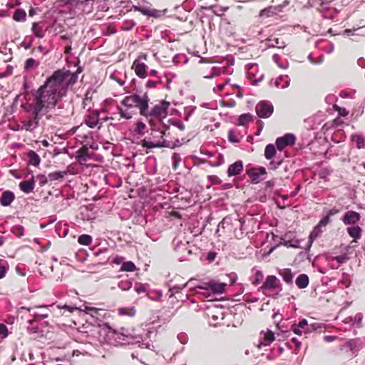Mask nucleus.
<instances>
[{
  "mask_svg": "<svg viewBox=\"0 0 365 365\" xmlns=\"http://www.w3.org/2000/svg\"><path fill=\"white\" fill-rule=\"evenodd\" d=\"M81 72L80 68L76 72L66 68L54 71L35 91L33 101L22 105L24 110L31 115L30 118L24 122V128L26 130L31 131L36 128L39 120L44 115L48 120L58 122L63 121L68 116L62 98L66 96L68 88L76 83Z\"/></svg>",
  "mask_w": 365,
  "mask_h": 365,
  "instance_id": "nucleus-1",
  "label": "nucleus"
},
{
  "mask_svg": "<svg viewBox=\"0 0 365 365\" xmlns=\"http://www.w3.org/2000/svg\"><path fill=\"white\" fill-rule=\"evenodd\" d=\"M147 107V93L143 96L133 93L126 96L120 101V106H117V110L121 118L130 120L136 113L135 109H139L140 114L145 115Z\"/></svg>",
  "mask_w": 365,
  "mask_h": 365,
  "instance_id": "nucleus-2",
  "label": "nucleus"
},
{
  "mask_svg": "<svg viewBox=\"0 0 365 365\" xmlns=\"http://www.w3.org/2000/svg\"><path fill=\"white\" fill-rule=\"evenodd\" d=\"M133 336L124 328L120 330H115L108 327L106 331L103 342L111 346H118L129 344L132 340Z\"/></svg>",
  "mask_w": 365,
  "mask_h": 365,
  "instance_id": "nucleus-3",
  "label": "nucleus"
},
{
  "mask_svg": "<svg viewBox=\"0 0 365 365\" xmlns=\"http://www.w3.org/2000/svg\"><path fill=\"white\" fill-rule=\"evenodd\" d=\"M150 98L147 94V107L145 111V115H142L145 118L149 119V123H152V118H155L158 120H162L166 118L168 115V110L170 106V102L166 101H161L159 103L155 105L150 110H149Z\"/></svg>",
  "mask_w": 365,
  "mask_h": 365,
  "instance_id": "nucleus-4",
  "label": "nucleus"
},
{
  "mask_svg": "<svg viewBox=\"0 0 365 365\" xmlns=\"http://www.w3.org/2000/svg\"><path fill=\"white\" fill-rule=\"evenodd\" d=\"M255 110L259 118H267L273 113L274 107L271 102L262 101L257 104Z\"/></svg>",
  "mask_w": 365,
  "mask_h": 365,
  "instance_id": "nucleus-5",
  "label": "nucleus"
},
{
  "mask_svg": "<svg viewBox=\"0 0 365 365\" xmlns=\"http://www.w3.org/2000/svg\"><path fill=\"white\" fill-rule=\"evenodd\" d=\"M247 77L251 80L252 85H257L264 78V74L257 75L259 68L256 63H249L246 66Z\"/></svg>",
  "mask_w": 365,
  "mask_h": 365,
  "instance_id": "nucleus-6",
  "label": "nucleus"
},
{
  "mask_svg": "<svg viewBox=\"0 0 365 365\" xmlns=\"http://www.w3.org/2000/svg\"><path fill=\"white\" fill-rule=\"evenodd\" d=\"M261 289L264 292L266 290L282 291V287L279 280L274 275L267 277L261 287Z\"/></svg>",
  "mask_w": 365,
  "mask_h": 365,
  "instance_id": "nucleus-7",
  "label": "nucleus"
},
{
  "mask_svg": "<svg viewBox=\"0 0 365 365\" xmlns=\"http://www.w3.org/2000/svg\"><path fill=\"white\" fill-rule=\"evenodd\" d=\"M296 137L292 133H287L284 135L277 138L276 147L279 150H282L285 147L292 146L295 144Z\"/></svg>",
  "mask_w": 365,
  "mask_h": 365,
  "instance_id": "nucleus-8",
  "label": "nucleus"
},
{
  "mask_svg": "<svg viewBox=\"0 0 365 365\" xmlns=\"http://www.w3.org/2000/svg\"><path fill=\"white\" fill-rule=\"evenodd\" d=\"M242 222L240 220H232L230 217H225L218 225L217 231L220 228L225 230V232H230L232 230L234 227H242Z\"/></svg>",
  "mask_w": 365,
  "mask_h": 365,
  "instance_id": "nucleus-9",
  "label": "nucleus"
},
{
  "mask_svg": "<svg viewBox=\"0 0 365 365\" xmlns=\"http://www.w3.org/2000/svg\"><path fill=\"white\" fill-rule=\"evenodd\" d=\"M266 174V169L264 167L251 168L247 170V175L251 178L252 182L254 183H258L262 180L263 178L260 177Z\"/></svg>",
  "mask_w": 365,
  "mask_h": 365,
  "instance_id": "nucleus-10",
  "label": "nucleus"
},
{
  "mask_svg": "<svg viewBox=\"0 0 365 365\" xmlns=\"http://www.w3.org/2000/svg\"><path fill=\"white\" fill-rule=\"evenodd\" d=\"M361 219V215L353 210H349L341 217V221L346 225H354Z\"/></svg>",
  "mask_w": 365,
  "mask_h": 365,
  "instance_id": "nucleus-11",
  "label": "nucleus"
},
{
  "mask_svg": "<svg viewBox=\"0 0 365 365\" xmlns=\"http://www.w3.org/2000/svg\"><path fill=\"white\" fill-rule=\"evenodd\" d=\"M343 347L348 348L351 352V356H356L359 350L363 347V342L360 339H353L349 340Z\"/></svg>",
  "mask_w": 365,
  "mask_h": 365,
  "instance_id": "nucleus-12",
  "label": "nucleus"
},
{
  "mask_svg": "<svg viewBox=\"0 0 365 365\" xmlns=\"http://www.w3.org/2000/svg\"><path fill=\"white\" fill-rule=\"evenodd\" d=\"M133 68L135 71V74L141 78H145L147 76L148 66L145 63L140 61V57L135 59L133 63Z\"/></svg>",
  "mask_w": 365,
  "mask_h": 365,
  "instance_id": "nucleus-13",
  "label": "nucleus"
},
{
  "mask_svg": "<svg viewBox=\"0 0 365 365\" xmlns=\"http://www.w3.org/2000/svg\"><path fill=\"white\" fill-rule=\"evenodd\" d=\"M210 69L212 73L210 76H205V78H211L224 74H230L231 73L227 66H222L221 63H217L212 66Z\"/></svg>",
  "mask_w": 365,
  "mask_h": 365,
  "instance_id": "nucleus-14",
  "label": "nucleus"
},
{
  "mask_svg": "<svg viewBox=\"0 0 365 365\" xmlns=\"http://www.w3.org/2000/svg\"><path fill=\"white\" fill-rule=\"evenodd\" d=\"M291 330L297 335H302L303 333L309 331L307 320L303 319L299 322L298 324H294Z\"/></svg>",
  "mask_w": 365,
  "mask_h": 365,
  "instance_id": "nucleus-15",
  "label": "nucleus"
},
{
  "mask_svg": "<svg viewBox=\"0 0 365 365\" xmlns=\"http://www.w3.org/2000/svg\"><path fill=\"white\" fill-rule=\"evenodd\" d=\"M274 340V333L268 330L267 331H261L259 343L257 345L258 348H261L262 346H268Z\"/></svg>",
  "mask_w": 365,
  "mask_h": 365,
  "instance_id": "nucleus-16",
  "label": "nucleus"
},
{
  "mask_svg": "<svg viewBox=\"0 0 365 365\" xmlns=\"http://www.w3.org/2000/svg\"><path fill=\"white\" fill-rule=\"evenodd\" d=\"M15 195L11 190H4L0 197V204L3 207H9L15 200Z\"/></svg>",
  "mask_w": 365,
  "mask_h": 365,
  "instance_id": "nucleus-17",
  "label": "nucleus"
},
{
  "mask_svg": "<svg viewBox=\"0 0 365 365\" xmlns=\"http://www.w3.org/2000/svg\"><path fill=\"white\" fill-rule=\"evenodd\" d=\"M243 170V163L242 160H237L229 165L227 168V175L229 177L235 176Z\"/></svg>",
  "mask_w": 365,
  "mask_h": 365,
  "instance_id": "nucleus-18",
  "label": "nucleus"
},
{
  "mask_svg": "<svg viewBox=\"0 0 365 365\" xmlns=\"http://www.w3.org/2000/svg\"><path fill=\"white\" fill-rule=\"evenodd\" d=\"M19 189L24 192V193L29 194L33 192L35 187V181L34 178L32 177L31 179L29 180L21 181L19 185Z\"/></svg>",
  "mask_w": 365,
  "mask_h": 365,
  "instance_id": "nucleus-19",
  "label": "nucleus"
},
{
  "mask_svg": "<svg viewBox=\"0 0 365 365\" xmlns=\"http://www.w3.org/2000/svg\"><path fill=\"white\" fill-rule=\"evenodd\" d=\"M93 153H89L88 149L83 147L76 152V159L81 164H84L88 159H91Z\"/></svg>",
  "mask_w": 365,
  "mask_h": 365,
  "instance_id": "nucleus-20",
  "label": "nucleus"
},
{
  "mask_svg": "<svg viewBox=\"0 0 365 365\" xmlns=\"http://www.w3.org/2000/svg\"><path fill=\"white\" fill-rule=\"evenodd\" d=\"M349 235L354 238L355 240H359L361 237L362 230L359 226H351L346 229Z\"/></svg>",
  "mask_w": 365,
  "mask_h": 365,
  "instance_id": "nucleus-21",
  "label": "nucleus"
},
{
  "mask_svg": "<svg viewBox=\"0 0 365 365\" xmlns=\"http://www.w3.org/2000/svg\"><path fill=\"white\" fill-rule=\"evenodd\" d=\"M207 286L212 292L221 294L225 291V284L212 281L207 284Z\"/></svg>",
  "mask_w": 365,
  "mask_h": 365,
  "instance_id": "nucleus-22",
  "label": "nucleus"
},
{
  "mask_svg": "<svg viewBox=\"0 0 365 365\" xmlns=\"http://www.w3.org/2000/svg\"><path fill=\"white\" fill-rule=\"evenodd\" d=\"M95 0L78 1L76 3V6H82V11L84 13L89 14L93 11V2Z\"/></svg>",
  "mask_w": 365,
  "mask_h": 365,
  "instance_id": "nucleus-23",
  "label": "nucleus"
},
{
  "mask_svg": "<svg viewBox=\"0 0 365 365\" xmlns=\"http://www.w3.org/2000/svg\"><path fill=\"white\" fill-rule=\"evenodd\" d=\"M279 274L283 280L287 284H292L294 274L289 269H284L279 271Z\"/></svg>",
  "mask_w": 365,
  "mask_h": 365,
  "instance_id": "nucleus-24",
  "label": "nucleus"
},
{
  "mask_svg": "<svg viewBox=\"0 0 365 365\" xmlns=\"http://www.w3.org/2000/svg\"><path fill=\"white\" fill-rule=\"evenodd\" d=\"M309 282V277L306 274H301L296 279L295 283L299 289H304L308 286Z\"/></svg>",
  "mask_w": 365,
  "mask_h": 365,
  "instance_id": "nucleus-25",
  "label": "nucleus"
},
{
  "mask_svg": "<svg viewBox=\"0 0 365 365\" xmlns=\"http://www.w3.org/2000/svg\"><path fill=\"white\" fill-rule=\"evenodd\" d=\"M266 45L268 48H284L286 46L285 43L279 38H268L266 41Z\"/></svg>",
  "mask_w": 365,
  "mask_h": 365,
  "instance_id": "nucleus-26",
  "label": "nucleus"
},
{
  "mask_svg": "<svg viewBox=\"0 0 365 365\" xmlns=\"http://www.w3.org/2000/svg\"><path fill=\"white\" fill-rule=\"evenodd\" d=\"M28 163L29 165H34V166H38L41 162V158L39 155L34 152V150H30L28 154Z\"/></svg>",
  "mask_w": 365,
  "mask_h": 365,
  "instance_id": "nucleus-27",
  "label": "nucleus"
},
{
  "mask_svg": "<svg viewBox=\"0 0 365 365\" xmlns=\"http://www.w3.org/2000/svg\"><path fill=\"white\" fill-rule=\"evenodd\" d=\"M243 138V135L240 134L236 129H232L228 131V140L232 143H239Z\"/></svg>",
  "mask_w": 365,
  "mask_h": 365,
  "instance_id": "nucleus-28",
  "label": "nucleus"
},
{
  "mask_svg": "<svg viewBox=\"0 0 365 365\" xmlns=\"http://www.w3.org/2000/svg\"><path fill=\"white\" fill-rule=\"evenodd\" d=\"M351 140L356 144L357 148L361 149L365 147V137L360 134H355L351 136Z\"/></svg>",
  "mask_w": 365,
  "mask_h": 365,
  "instance_id": "nucleus-29",
  "label": "nucleus"
},
{
  "mask_svg": "<svg viewBox=\"0 0 365 365\" xmlns=\"http://www.w3.org/2000/svg\"><path fill=\"white\" fill-rule=\"evenodd\" d=\"M363 319V315L361 313H357L354 317H347L344 320L343 322L344 324H361Z\"/></svg>",
  "mask_w": 365,
  "mask_h": 365,
  "instance_id": "nucleus-30",
  "label": "nucleus"
},
{
  "mask_svg": "<svg viewBox=\"0 0 365 365\" xmlns=\"http://www.w3.org/2000/svg\"><path fill=\"white\" fill-rule=\"evenodd\" d=\"M252 120V115L250 113H244L239 116L237 120V125L245 126Z\"/></svg>",
  "mask_w": 365,
  "mask_h": 365,
  "instance_id": "nucleus-31",
  "label": "nucleus"
},
{
  "mask_svg": "<svg viewBox=\"0 0 365 365\" xmlns=\"http://www.w3.org/2000/svg\"><path fill=\"white\" fill-rule=\"evenodd\" d=\"M86 124L91 128L96 127L98 124V116L97 114L89 115L86 119Z\"/></svg>",
  "mask_w": 365,
  "mask_h": 365,
  "instance_id": "nucleus-32",
  "label": "nucleus"
},
{
  "mask_svg": "<svg viewBox=\"0 0 365 365\" xmlns=\"http://www.w3.org/2000/svg\"><path fill=\"white\" fill-rule=\"evenodd\" d=\"M68 174V171H55L53 173H50L48 175V178L49 181L58 180L62 179Z\"/></svg>",
  "mask_w": 365,
  "mask_h": 365,
  "instance_id": "nucleus-33",
  "label": "nucleus"
},
{
  "mask_svg": "<svg viewBox=\"0 0 365 365\" xmlns=\"http://www.w3.org/2000/svg\"><path fill=\"white\" fill-rule=\"evenodd\" d=\"M147 129L146 125L141 120H138L135 124L134 132L135 134L143 135L145 133Z\"/></svg>",
  "mask_w": 365,
  "mask_h": 365,
  "instance_id": "nucleus-34",
  "label": "nucleus"
},
{
  "mask_svg": "<svg viewBox=\"0 0 365 365\" xmlns=\"http://www.w3.org/2000/svg\"><path fill=\"white\" fill-rule=\"evenodd\" d=\"M31 29L36 37L39 38H42L44 37L45 34L43 31V27L41 23H34Z\"/></svg>",
  "mask_w": 365,
  "mask_h": 365,
  "instance_id": "nucleus-35",
  "label": "nucleus"
},
{
  "mask_svg": "<svg viewBox=\"0 0 365 365\" xmlns=\"http://www.w3.org/2000/svg\"><path fill=\"white\" fill-rule=\"evenodd\" d=\"M9 269V262L6 259H0V279H3L6 277Z\"/></svg>",
  "mask_w": 365,
  "mask_h": 365,
  "instance_id": "nucleus-36",
  "label": "nucleus"
},
{
  "mask_svg": "<svg viewBox=\"0 0 365 365\" xmlns=\"http://www.w3.org/2000/svg\"><path fill=\"white\" fill-rule=\"evenodd\" d=\"M276 154V148L274 145L268 144L264 149V157L267 160H271Z\"/></svg>",
  "mask_w": 365,
  "mask_h": 365,
  "instance_id": "nucleus-37",
  "label": "nucleus"
},
{
  "mask_svg": "<svg viewBox=\"0 0 365 365\" xmlns=\"http://www.w3.org/2000/svg\"><path fill=\"white\" fill-rule=\"evenodd\" d=\"M191 289H194L197 294L203 295L206 298L210 296V288L207 285L206 287L196 286L195 288L190 287Z\"/></svg>",
  "mask_w": 365,
  "mask_h": 365,
  "instance_id": "nucleus-38",
  "label": "nucleus"
},
{
  "mask_svg": "<svg viewBox=\"0 0 365 365\" xmlns=\"http://www.w3.org/2000/svg\"><path fill=\"white\" fill-rule=\"evenodd\" d=\"M26 19V14L23 9H16L13 15V19L16 21H24Z\"/></svg>",
  "mask_w": 365,
  "mask_h": 365,
  "instance_id": "nucleus-39",
  "label": "nucleus"
},
{
  "mask_svg": "<svg viewBox=\"0 0 365 365\" xmlns=\"http://www.w3.org/2000/svg\"><path fill=\"white\" fill-rule=\"evenodd\" d=\"M93 238L91 235L83 234L78 237V242L81 245H89L91 244Z\"/></svg>",
  "mask_w": 365,
  "mask_h": 365,
  "instance_id": "nucleus-40",
  "label": "nucleus"
},
{
  "mask_svg": "<svg viewBox=\"0 0 365 365\" xmlns=\"http://www.w3.org/2000/svg\"><path fill=\"white\" fill-rule=\"evenodd\" d=\"M281 81H284V83L281 86L282 88H285L289 85V79L288 76H280L274 82V84L277 87L280 86Z\"/></svg>",
  "mask_w": 365,
  "mask_h": 365,
  "instance_id": "nucleus-41",
  "label": "nucleus"
},
{
  "mask_svg": "<svg viewBox=\"0 0 365 365\" xmlns=\"http://www.w3.org/2000/svg\"><path fill=\"white\" fill-rule=\"evenodd\" d=\"M135 269L136 267L131 261L123 262L120 267V270L123 272H134Z\"/></svg>",
  "mask_w": 365,
  "mask_h": 365,
  "instance_id": "nucleus-42",
  "label": "nucleus"
},
{
  "mask_svg": "<svg viewBox=\"0 0 365 365\" xmlns=\"http://www.w3.org/2000/svg\"><path fill=\"white\" fill-rule=\"evenodd\" d=\"M118 313L120 316L127 315L129 317H133L135 315V311L133 308L122 307L118 309Z\"/></svg>",
  "mask_w": 365,
  "mask_h": 365,
  "instance_id": "nucleus-43",
  "label": "nucleus"
},
{
  "mask_svg": "<svg viewBox=\"0 0 365 365\" xmlns=\"http://www.w3.org/2000/svg\"><path fill=\"white\" fill-rule=\"evenodd\" d=\"M39 63L38 61H36L33 58H28L25 62V69L30 70L33 68H36L38 66Z\"/></svg>",
  "mask_w": 365,
  "mask_h": 365,
  "instance_id": "nucleus-44",
  "label": "nucleus"
},
{
  "mask_svg": "<svg viewBox=\"0 0 365 365\" xmlns=\"http://www.w3.org/2000/svg\"><path fill=\"white\" fill-rule=\"evenodd\" d=\"M190 284V282L185 283L183 285H175L169 289V297H173L180 289H182L183 288L187 287Z\"/></svg>",
  "mask_w": 365,
  "mask_h": 365,
  "instance_id": "nucleus-45",
  "label": "nucleus"
},
{
  "mask_svg": "<svg viewBox=\"0 0 365 365\" xmlns=\"http://www.w3.org/2000/svg\"><path fill=\"white\" fill-rule=\"evenodd\" d=\"M322 233V227H319L317 225L313 230L311 232L309 235V240L312 242L315 239H317L321 234Z\"/></svg>",
  "mask_w": 365,
  "mask_h": 365,
  "instance_id": "nucleus-46",
  "label": "nucleus"
},
{
  "mask_svg": "<svg viewBox=\"0 0 365 365\" xmlns=\"http://www.w3.org/2000/svg\"><path fill=\"white\" fill-rule=\"evenodd\" d=\"M118 286L123 291H127L132 287V282L130 280H121L118 282Z\"/></svg>",
  "mask_w": 365,
  "mask_h": 365,
  "instance_id": "nucleus-47",
  "label": "nucleus"
},
{
  "mask_svg": "<svg viewBox=\"0 0 365 365\" xmlns=\"http://www.w3.org/2000/svg\"><path fill=\"white\" fill-rule=\"evenodd\" d=\"M135 25L136 24L133 20H127L123 23L121 29L123 31H130Z\"/></svg>",
  "mask_w": 365,
  "mask_h": 365,
  "instance_id": "nucleus-48",
  "label": "nucleus"
},
{
  "mask_svg": "<svg viewBox=\"0 0 365 365\" xmlns=\"http://www.w3.org/2000/svg\"><path fill=\"white\" fill-rule=\"evenodd\" d=\"M160 83H161L160 78L159 77H157L156 79L148 80L145 84V87L149 89L153 88H155Z\"/></svg>",
  "mask_w": 365,
  "mask_h": 365,
  "instance_id": "nucleus-49",
  "label": "nucleus"
},
{
  "mask_svg": "<svg viewBox=\"0 0 365 365\" xmlns=\"http://www.w3.org/2000/svg\"><path fill=\"white\" fill-rule=\"evenodd\" d=\"M336 261L339 264H344L348 260L346 255H341L336 257H332L330 258V261Z\"/></svg>",
  "mask_w": 365,
  "mask_h": 365,
  "instance_id": "nucleus-50",
  "label": "nucleus"
},
{
  "mask_svg": "<svg viewBox=\"0 0 365 365\" xmlns=\"http://www.w3.org/2000/svg\"><path fill=\"white\" fill-rule=\"evenodd\" d=\"M9 335L7 327L4 324H0V339H5Z\"/></svg>",
  "mask_w": 365,
  "mask_h": 365,
  "instance_id": "nucleus-51",
  "label": "nucleus"
},
{
  "mask_svg": "<svg viewBox=\"0 0 365 365\" xmlns=\"http://www.w3.org/2000/svg\"><path fill=\"white\" fill-rule=\"evenodd\" d=\"M211 9L213 10V12L218 16L222 15L224 12H225L228 8H224L219 6H212L210 7Z\"/></svg>",
  "mask_w": 365,
  "mask_h": 365,
  "instance_id": "nucleus-52",
  "label": "nucleus"
},
{
  "mask_svg": "<svg viewBox=\"0 0 365 365\" xmlns=\"http://www.w3.org/2000/svg\"><path fill=\"white\" fill-rule=\"evenodd\" d=\"M36 178L38 181L40 186L45 185L47 183L48 180H49L48 176H46L45 175L43 174L37 175Z\"/></svg>",
  "mask_w": 365,
  "mask_h": 365,
  "instance_id": "nucleus-53",
  "label": "nucleus"
},
{
  "mask_svg": "<svg viewBox=\"0 0 365 365\" xmlns=\"http://www.w3.org/2000/svg\"><path fill=\"white\" fill-rule=\"evenodd\" d=\"M134 290L138 293V294H142V293H145L146 292V287L144 284H140V283H136L135 284V287H134Z\"/></svg>",
  "mask_w": 365,
  "mask_h": 365,
  "instance_id": "nucleus-54",
  "label": "nucleus"
},
{
  "mask_svg": "<svg viewBox=\"0 0 365 365\" xmlns=\"http://www.w3.org/2000/svg\"><path fill=\"white\" fill-rule=\"evenodd\" d=\"M16 272L19 275L22 277H24L26 274V270L24 264H17L16 266Z\"/></svg>",
  "mask_w": 365,
  "mask_h": 365,
  "instance_id": "nucleus-55",
  "label": "nucleus"
},
{
  "mask_svg": "<svg viewBox=\"0 0 365 365\" xmlns=\"http://www.w3.org/2000/svg\"><path fill=\"white\" fill-rule=\"evenodd\" d=\"M264 276L262 272V271H257L255 274V280L253 282V284L255 285H257L263 279Z\"/></svg>",
  "mask_w": 365,
  "mask_h": 365,
  "instance_id": "nucleus-56",
  "label": "nucleus"
},
{
  "mask_svg": "<svg viewBox=\"0 0 365 365\" xmlns=\"http://www.w3.org/2000/svg\"><path fill=\"white\" fill-rule=\"evenodd\" d=\"M57 307H58V309H66V310L68 311V312H71V313H72V312H73L74 311H76V310H78V307H75V306H69V305H66V304H65V305H60V304H58V305L57 306Z\"/></svg>",
  "mask_w": 365,
  "mask_h": 365,
  "instance_id": "nucleus-57",
  "label": "nucleus"
},
{
  "mask_svg": "<svg viewBox=\"0 0 365 365\" xmlns=\"http://www.w3.org/2000/svg\"><path fill=\"white\" fill-rule=\"evenodd\" d=\"M208 179L212 185H220L222 180L217 175H208Z\"/></svg>",
  "mask_w": 365,
  "mask_h": 365,
  "instance_id": "nucleus-58",
  "label": "nucleus"
},
{
  "mask_svg": "<svg viewBox=\"0 0 365 365\" xmlns=\"http://www.w3.org/2000/svg\"><path fill=\"white\" fill-rule=\"evenodd\" d=\"M330 222V217L327 215L323 217L318 223L319 227H325Z\"/></svg>",
  "mask_w": 365,
  "mask_h": 365,
  "instance_id": "nucleus-59",
  "label": "nucleus"
},
{
  "mask_svg": "<svg viewBox=\"0 0 365 365\" xmlns=\"http://www.w3.org/2000/svg\"><path fill=\"white\" fill-rule=\"evenodd\" d=\"M98 309L93 307H89V306H85V312L87 314H90L91 315L93 316L94 314H96L98 312Z\"/></svg>",
  "mask_w": 365,
  "mask_h": 365,
  "instance_id": "nucleus-60",
  "label": "nucleus"
},
{
  "mask_svg": "<svg viewBox=\"0 0 365 365\" xmlns=\"http://www.w3.org/2000/svg\"><path fill=\"white\" fill-rule=\"evenodd\" d=\"M14 234L18 237H21L24 235V228L21 226H18L14 228Z\"/></svg>",
  "mask_w": 365,
  "mask_h": 365,
  "instance_id": "nucleus-61",
  "label": "nucleus"
},
{
  "mask_svg": "<svg viewBox=\"0 0 365 365\" xmlns=\"http://www.w3.org/2000/svg\"><path fill=\"white\" fill-rule=\"evenodd\" d=\"M334 108L335 110L338 111L339 114L343 117H345L349 114V112L344 108H341L337 106H335Z\"/></svg>",
  "mask_w": 365,
  "mask_h": 365,
  "instance_id": "nucleus-62",
  "label": "nucleus"
},
{
  "mask_svg": "<svg viewBox=\"0 0 365 365\" xmlns=\"http://www.w3.org/2000/svg\"><path fill=\"white\" fill-rule=\"evenodd\" d=\"M178 339L180 341V342L182 344H185L188 341V337L187 334L184 333H180L178 335Z\"/></svg>",
  "mask_w": 365,
  "mask_h": 365,
  "instance_id": "nucleus-63",
  "label": "nucleus"
},
{
  "mask_svg": "<svg viewBox=\"0 0 365 365\" xmlns=\"http://www.w3.org/2000/svg\"><path fill=\"white\" fill-rule=\"evenodd\" d=\"M282 163V160H277V161L272 160L269 163V168L272 170H275L281 165Z\"/></svg>",
  "mask_w": 365,
  "mask_h": 365,
  "instance_id": "nucleus-64",
  "label": "nucleus"
}]
</instances>
